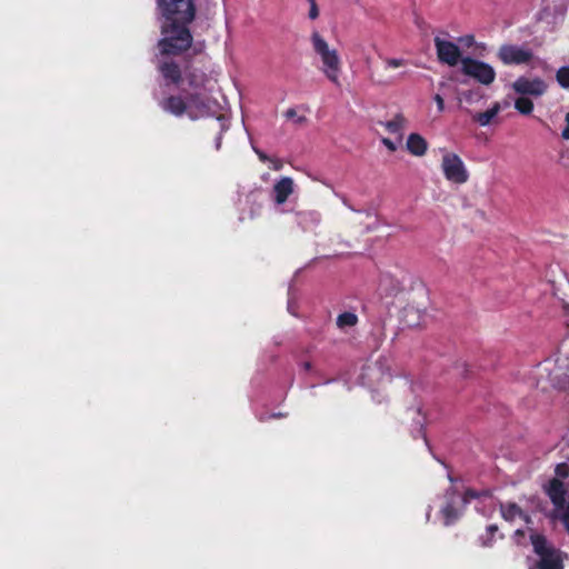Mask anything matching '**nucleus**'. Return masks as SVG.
Masks as SVG:
<instances>
[{
  "instance_id": "nucleus-1",
  "label": "nucleus",
  "mask_w": 569,
  "mask_h": 569,
  "mask_svg": "<svg viewBox=\"0 0 569 569\" xmlns=\"http://www.w3.org/2000/svg\"><path fill=\"white\" fill-rule=\"evenodd\" d=\"M160 108L177 118L188 116L191 120L208 114L210 111L209 99L202 92H187L170 94L159 101Z\"/></svg>"
},
{
  "instance_id": "nucleus-2",
  "label": "nucleus",
  "mask_w": 569,
  "mask_h": 569,
  "mask_svg": "<svg viewBox=\"0 0 569 569\" xmlns=\"http://www.w3.org/2000/svg\"><path fill=\"white\" fill-rule=\"evenodd\" d=\"M191 22H162L161 33L157 47L160 56H180L192 46L193 37L189 24Z\"/></svg>"
},
{
  "instance_id": "nucleus-3",
  "label": "nucleus",
  "mask_w": 569,
  "mask_h": 569,
  "mask_svg": "<svg viewBox=\"0 0 569 569\" xmlns=\"http://www.w3.org/2000/svg\"><path fill=\"white\" fill-rule=\"evenodd\" d=\"M310 40L313 51L320 57L322 63L321 71L329 81L336 86H339L341 59L338 51L333 48H330L329 43L318 31H313L311 33Z\"/></svg>"
},
{
  "instance_id": "nucleus-4",
  "label": "nucleus",
  "mask_w": 569,
  "mask_h": 569,
  "mask_svg": "<svg viewBox=\"0 0 569 569\" xmlns=\"http://www.w3.org/2000/svg\"><path fill=\"white\" fill-rule=\"evenodd\" d=\"M530 542L539 560L528 569H563L561 551L551 546L543 535L531 533Z\"/></svg>"
},
{
  "instance_id": "nucleus-5",
  "label": "nucleus",
  "mask_w": 569,
  "mask_h": 569,
  "mask_svg": "<svg viewBox=\"0 0 569 569\" xmlns=\"http://www.w3.org/2000/svg\"><path fill=\"white\" fill-rule=\"evenodd\" d=\"M157 7L163 22H192L197 11L193 0H158Z\"/></svg>"
},
{
  "instance_id": "nucleus-6",
  "label": "nucleus",
  "mask_w": 569,
  "mask_h": 569,
  "mask_svg": "<svg viewBox=\"0 0 569 569\" xmlns=\"http://www.w3.org/2000/svg\"><path fill=\"white\" fill-rule=\"evenodd\" d=\"M497 58L503 66H529L536 57L533 51L526 46L503 43L498 48Z\"/></svg>"
},
{
  "instance_id": "nucleus-7",
  "label": "nucleus",
  "mask_w": 569,
  "mask_h": 569,
  "mask_svg": "<svg viewBox=\"0 0 569 569\" xmlns=\"http://www.w3.org/2000/svg\"><path fill=\"white\" fill-rule=\"evenodd\" d=\"M461 71L463 74L475 79L483 86H490L496 79V71L487 62L466 57L461 60Z\"/></svg>"
},
{
  "instance_id": "nucleus-8",
  "label": "nucleus",
  "mask_w": 569,
  "mask_h": 569,
  "mask_svg": "<svg viewBox=\"0 0 569 569\" xmlns=\"http://www.w3.org/2000/svg\"><path fill=\"white\" fill-rule=\"evenodd\" d=\"M202 63L201 60H183V77L182 82H186L189 92H201L202 89L206 88L209 82V76L200 66Z\"/></svg>"
},
{
  "instance_id": "nucleus-9",
  "label": "nucleus",
  "mask_w": 569,
  "mask_h": 569,
  "mask_svg": "<svg viewBox=\"0 0 569 569\" xmlns=\"http://www.w3.org/2000/svg\"><path fill=\"white\" fill-rule=\"evenodd\" d=\"M441 168L445 177L455 183H465L469 178L461 158L456 153H446L442 157Z\"/></svg>"
},
{
  "instance_id": "nucleus-10",
  "label": "nucleus",
  "mask_w": 569,
  "mask_h": 569,
  "mask_svg": "<svg viewBox=\"0 0 569 569\" xmlns=\"http://www.w3.org/2000/svg\"><path fill=\"white\" fill-rule=\"evenodd\" d=\"M511 88L519 96L539 98L547 92L548 84L539 77L530 79L521 76L512 82Z\"/></svg>"
},
{
  "instance_id": "nucleus-11",
  "label": "nucleus",
  "mask_w": 569,
  "mask_h": 569,
  "mask_svg": "<svg viewBox=\"0 0 569 569\" xmlns=\"http://www.w3.org/2000/svg\"><path fill=\"white\" fill-rule=\"evenodd\" d=\"M433 42H435L438 60L441 63H446L450 67H455L459 63V61L462 60L460 48L456 43H453L451 41L443 40L439 37H436L433 39Z\"/></svg>"
},
{
  "instance_id": "nucleus-12",
  "label": "nucleus",
  "mask_w": 569,
  "mask_h": 569,
  "mask_svg": "<svg viewBox=\"0 0 569 569\" xmlns=\"http://www.w3.org/2000/svg\"><path fill=\"white\" fill-rule=\"evenodd\" d=\"M173 56H161L158 60L157 69L167 83L178 86L182 82L183 64L180 66L172 59Z\"/></svg>"
},
{
  "instance_id": "nucleus-13",
  "label": "nucleus",
  "mask_w": 569,
  "mask_h": 569,
  "mask_svg": "<svg viewBox=\"0 0 569 569\" xmlns=\"http://www.w3.org/2000/svg\"><path fill=\"white\" fill-rule=\"evenodd\" d=\"M446 503L441 508L440 513L443 518L445 526L453 525L460 517V511L458 510L459 493L455 487H450L446 490Z\"/></svg>"
},
{
  "instance_id": "nucleus-14",
  "label": "nucleus",
  "mask_w": 569,
  "mask_h": 569,
  "mask_svg": "<svg viewBox=\"0 0 569 569\" xmlns=\"http://www.w3.org/2000/svg\"><path fill=\"white\" fill-rule=\"evenodd\" d=\"M546 491L552 505L555 506V510L563 509L565 505L568 503L566 499L567 490L565 488V483L562 482V480L558 478H552L549 481Z\"/></svg>"
},
{
  "instance_id": "nucleus-15",
  "label": "nucleus",
  "mask_w": 569,
  "mask_h": 569,
  "mask_svg": "<svg viewBox=\"0 0 569 569\" xmlns=\"http://www.w3.org/2000/svg\"><path fill=\"white\" fill-rule=\"evenodd\" d=\"M295 191V182L290 177H282L273 184L274 202L283 204Z\"/></svg>"
},
{
  "instance_id": "nucleus-16",
  "label": "nucleus",
  "mask_w": 569,
  "mask_h": 569,
  "mask_svg": "<svg viewBox=\"0 0 569 569\" xmlns=\"http://www.w3.org/2000/svg\"><path fill=\"white\" fill-rule=\"evenodd\" d=\"M500 512L506 521H513L517 518L530 521L529 516L516 502L500 503Z\"/></svg>"
},
{
  "instance_id": "nucleus-17",
  "label": "nucleus",
  "mask_w": 569,
  "mask_h": 569,
  "mask_svg": "<svg viewBox=\"0 0 569 569\" xmlns=\"http://www.w3.org/2000/svg\"><path fill=\"white\" fill-rule=\"evenodd\" d=\"M407 150L416 156L422 157L428 149L427 140L419 133H410L406 143Z\"/></svg>"
},
{
  "instance_id": "nucleus-18",
  "label": "nucleus",
  "mask_w": 569,
  "mask_h": 569,
  "mask_svg": "<svg viewBox=\"0 0 569 569\" xmlns=\"http://www.w3.org/2000/svg\"><path fill=\"white\" fill-rule=\"evenodd\" d=\"M406 122L407 120L405 116L402 113H397L389 121H379V124L383 126L388 132L392 134H398L399 138H401Z\"/></svg>"
},
{
  "instance_id": "nucleus-19",
  "label": "nucleus",
  "mask_w": 569,
  "mask_h": 569,
  "mask_svg": "<svg viewBox=\"0 0 569 569\" xmlns=\"http://www.w3.org/2000/svg\"><path fill=\"white\" fill-rule=\"evenodd\" d=\"M500 112V104L498 102L493 103L491 108L483 112H478L473 116V120L478 122L480 126H488L491 120Z\"/></svg>"
},
{
  "instance_id": "nucleus-20",
  "label": "nucleus",
  "mask_w": 569,
  "mask_h": 569,
  "mask_svg": "<svg viewBox=\"0 0 569 569\" xmlns=\"http://www.w3.org/2000/svg\"><path fill=\"white\" fill-rule=\"evenodd\" d=\"M336 323L339 329L355 327L358 323V316L350 311L342 312L337 317Z\"/></svg>"
},
{
  "instance_id": "nucleus-21",
  "label": "nucleus",
  "mask_w": 569,
  "mask_h": 569,
  "mask_svg": "<svg viewBox=\"0 0 569 569\" xmlns=\"http://www.w3.org/2000/svg\"><path fill=\"white\" fill-rule=\"evenodd\" d=\"M515 109L519 113L528 116L533 111V102L528 97L520 96L515 100Z\"/></svg>"
},
{
  "instance_id": "nucleus-22",
  "label": "nucleus",
  "mask_w": 569,
  "mask_h": 569,
  "mask_svg": "<svg viewBox=\"0 0 569 569\" xmlns=\"http://www.w3.org/2000/svg\"><path fill=\"white\" fill-rule=\"evenodd\" d=\"M556 80L562 89H569V66L560 67L557 70Z\"/></svg>"
},
{
  "instance_id": "nucleus-23",
  "label": "nucleus",
  "mask_w": 569,
  "mask_h": 569,
  "mask_svg": "<svg viewBox=\"0 0 569 569\" xmlns=\"http://www.w3.org/2000/svg\"><path fill=\"white\" fill-rule=\"evenodd\" d=\"M283 117L287 120H293L296 124L302 126L306 124L308 119L305 116H298L297 110L295 108H289L283 112Z\"/></svg>"
},
{
  "instance_id": "nucleus-24",
  "label": "nucleus",
  "mask_w": 569,
  "mask_h": 569,
  "mask_svg": "<svg viewBox=\"0 0 569 569\" xmlns=\"http://www.w3.org/2000/svg\"><path fill=\"white\" fill-rule=\"evenodd\" d=\"M480 497V493L478 491H476L475 489H467L465 491V493L460 497L459 496V501L460 503L462 505V507L465 508L472 499H477Z\"/></svg>"
},
{
  "instance_id": "nucleus-25",
  "label": "nucleus",
  "mask_w": 569,
  "mask_h": 569,
  "mask_svg": "<svg viewBox=\"0 0 569 569\" xmlns=\"http://www.w3.org/2000/svg\"><path fill=\"white\" fill-rule=\"evenodd\" d=\"M555 475L558 479H566L569 477V465L566 462L558 463L555 468Z\"/></svg>"
},
{
  "instance_id": "nucleus-26",
  "label": "nucleus",
  "mask_w": 569,
  "mask_h": 569,
  "mask_svg": "<svg viewBox=\"0 0 569 569\" xmlns=\"http://www.w3.org/2000/svg\"><path fill=\"white\" fill-rule=\"evenodd\" d=\"M310 3V9H309V18L315 20L319 17V8H318V4L316 2V0H312V1H309Z\"/></svg>"
},
{
  "instance_id": "nucleus-27",
  "label": "nucleus",
  "mask_w": 569,
  "mask_h": 569,
  "mask_svg": "<svg viewBox=\"0 0 569 569\" xmlns=\"http://www.w3.org/2000/svg\"><path fill=\"white\" fill-rule=\"evenodd\" d=\"M386 63H387V67L395 69V68L402 67L405 64V60L391 58V59H387Z\"/></svg>"
},
{
  "instance_id": "nucleus-28",
  "label": "nucleus",
  "mask_w": 569,
  "mask_h": 569,
  "mask_svg": "<svg viewBox=\"0 0 569 569\" xmlns=\"http://www.w3.org/2000/svg\"><path fill=\"white\" fill-rule=\"evenodd\" d=\"M566 127L561 131V138L563 140H569V112L565 116Z\"/></svg>"
},
{
  "instance_id": "nucleus-29",
  "label": "nucleus",
  "mask_w": 569,
  "mask_h": 569,
  "mask_svg": "<svg viewBox=\"0 0 569 569\" xmlns=\"http://www.w3.org/2000/svg\"><path fill=\"white\" fill-rule=\"evenodd\" d=\"M480 541H481V546L485 547V548H490L492 547L493 545V537H490L488 533L487 536H481L480 537Z\"/></svg>"
},
{
  "instance_id": "nucleus-30",
  "label": "nucleus",
  "mask_w": 569,
  "mask_h": 569,
  "mask_svg": "<svg viewBox=\"0 0 569 569\" xmlns=\"http://www.w3.org/2000/svg\"><path fill=\"white\" fill-rule=\"evenodd\" d=\"M381 142L383 143V146H386V148L388 150H390L391 152L396 151L397 150V144L389 138H382L381 139Z\"/></svg>"
},
{
  "instance_id": "nucleus-31",
  "label": "nucleus",
  "mask_w": 569,
  "mask_h": 569,
  "mask_svg": "<svg viewBox=\"0 0 569 569\" xmlns=\"http://www.w3.org/2000/svg\"><path fill=\"white\" fill-rule=\"evenodd\" d=\"M433 99H435V101L437 103L438 111L442 112L445 110V100H443V98L440 94H436Z\"/></svg>"
},
{
  "instance_id": "nucleus-32",
  "label": "nucleus",
  "mask_w": 569,
  "mask_h": 569,
  "mask_svg": "<svg viewBox=\"0 0 569 569\" xmlns=\"http://www.w3.org/2000/svg\"><path fill=\"white\" fill-rule=\"evenodd\" d=\"M417 416H418V420L416 421V425L417 427L419 428V431H421L422 427H423V423H425V417L421 415V410L420 408L417 409L416 411Z\"/></svg>"
},
{
  "instance_id": "nucleus-33",
  "label": "nucleus",
  "mask_w": 569,
  "mask_h": 569,
  "mask_svg": "<svg viewBox=\"0 0 569 569\" xmlns=\"http://www.w3.org/2000/svg\"><path fill=\"white\" fill-rule=\"evenodd\" d=\"M499 528L497 525H489L487 527V533L490 536V537H493L497 532H498Z\"/></svg>"
},
{
  "instance_id": "nucleus-34",
  "label": "nucleus",
  "mask_w": 569,
  "mask_h": 569,
  "mask_svg": "<svg viewBox=\"0 0 569 569\" xmlns=\"http://www.w3.org/2000/svg\"><path fill=\"white\" fill-rule=\"evenodd\" d=\"M254 151H256V153H257L258 158H259L262 162H266V161H269V160H270V158H269L264 152H262V151H260V150H258V149H256Z\"/></svg>"
},
{
  "instance_id": "nucleus-35",
  "label": "nucleus",
  "mask_w": 569,
  "mask_h": 569,
  "mask_svg": "<svg viewBox=\"0 0 569 569\" xmlns=\"http://www.w3.org/2000/svg\"><path fill=\"white\" fill-rule=\"evenodd\" d=\"M271 162H272V164H273V166H272L273 170L279 171V170H281V169H282V162H281V160H279V159H274V160H271Z\"/></svg>"
},
{
  "instance_id": "nucleus-36",
  "label": "nucleus",
  "mask_w": 569,
  "mask_h": 569,
  "mask_svg": "<svg viewBox=\"0 0 569 569\" xmlns=\"http://www.w3.org/2000/svg\"><path fill=\"white\" fill-rule=\"evenodd\" d=\"M287 415L286 413H282V412H277V413H272L268 417V419H279V418H283L286 417Z\"/></svg>"
},
{
  "instance_id": "nucleus-37",
  "label": "nucleus",
  "mask_w": 569,
  "mask_h": 569,
  "mask_svg": "<svg viewBox=\"0 0 569 569\" xmlns=\"http://www.w3.org/2000/svg\"><path fill=\"white\" fill-rule=\"evenodd\" d=\"M302 368L306 371H310L312 369V365H311V362L306 361V362L302 363Z\"/></svg>"
},
{
  "instance_id": "nucleus-38",
  "label": "nucleus",
  "mask_w": 569,
  "mask_h": 569,
  "mask_svg": "<svg viewBox=\"0 0 569 569\" xmlns=\"http://www.w3.org/2000/svg\"><path fill=\"white\" fill-rule=\"evenodd\" d=\"M467 38H468L469 42H471L473 40V36H469Z\"/></svg>"
},
{
  "instance_id": "nucleus-39",
  "label": "nucleus",
  "mask_w": 569,
  "mask_h": 569,
  "mask_svg": "<svg viewBox=\"0 0 569 569\" xmlns=\"http://www.w3.org/2000/svg\"><path fill=\"white\" fill-rule=\"evenodd\" d=\"M395 290H396L397 292H398V291H400V286H399V283L397 284V287L395 288Z\"/></svg>"
},
{
  "instance_id": "nucleus-40",
  "label": "nucleus",
  "mask_w": 569,
  "mask_h": 569,
  "mask_svg": "<svg viewBox=\"0 0 569 569\" xmlns=\"http://www.w3.org/2000/svg\"><path fill=\"white\" fill-rule=\"evenodd\" d=\"M565 158V152H561L560 153V159H563Z\"/></svg>"
}]
</instances>
